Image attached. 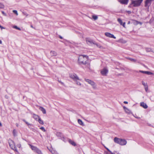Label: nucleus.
<instances>
[{
  "mask_svg": "<svg viewBox=\"0 0 154 154\" xmlns=\"http://www.w3.org/2000/svg\"><path fill=\"white\" fill-rule=\"evenodd\" d=\"M114 141L115 143L121 145H125L127 143V141L125 140L119 139L117 137L114 138Z\"/></svg>",
  "mask_w": 154,
  "mask_h": 154,
  "instance_id": "7ed1b4c3",
  "label": "nucleus"
},
{
  "mask_svg": "<svg viewBox=\"0 0 154 154\" xmlns=\"http://www.w3.org/2000/svg\"><path fill=\"white\" fill-rule=\"evenodd\" d=\"M136 22H137V23H138H138H140V24H141V22H138V21H136Z\"/></svg>",
  "mask_w": 154,
  "mask_h": 154,
  "instance_id": "de8ad7c7",
  "label": "nucleus"
},
{
  "mask_svg": "<svg viewBox=\"0 0 154 154\" xmlns=\"http://www.w3.org/2000/svg\"><path fill=\"white\" fill-rule=\"evenodd\" d=\"M123 108H124L125 111V112H127L126 111V110H128V111H129V109H127L126 107L125 106L123 107Z\"/></svg>",
  "mask_w": 154,
  "mask_h": 154,
  "instance_id": "473e14b6",
  "label": "nucleus"
},
{
  "mask_svg": "<svg viewBox=\"0 0 154 154\" xmlns=\"http://www.w3.org/2000/svg\"><path fill=\"white\" fill-rule=\"evenodd\" d=\"M56 135L57 136L60 137H62L63 136L62 134L60 132H57L56 134Z\"/></svg>",
  "mask_w": 154,
  "mask_h": 154,
  "instance_id": "412c9836",
  "label": "nucleus"
},
{
  "mask_svg": "<svg viewBox=\"0 0 154 154\" xmlns=\"http://www.w3.org/2000/svg\"><path fill=\"white\" fill-rule=\"evenodd\" d=\"M128 60H130L131 61L134 62H135L136 61V60L135 59H134L133 58H127Z\"/></svg>",
  "mask_w": 154,
  "mask_h": 154,
  "instance_id": "4be33fe9",
  "label": "nucleus"
},
{
  "mask_svg": "<svg viewBox=\"0 0 154 154\" xmlns=\"http://www.w3.org/2000/svg\"><path fill=\"white\" fill-rule=\"evenodd\" d=\"M0 28L2 29H4L5 28L3 26H2L1 25H0Z\"/></svg>",
  "mask_w": 154,
  "mask_h": 154,
  "instance_id": "4c0bfd02",
  "label": "nucleus"
},
{
  "mask_svg": "<svg viewBox=\"0 0 154 154\" xmlns=\"http://www.w3.org/2000/svg\"><path fill=\"white\" fill-rule=\"evenodd\" d=\"M143 1V0H131V3L129 5V7H131V5L134 7L139 6Z\"/></svg>",
  "mask_w": 154,
  "mask_h": 154,
  "instance_id": "f03ea898",
  "label": "nucleus"
},
{
  "mask_svg": "<svg viewBox=\"0 0 154 154\" xmlns=\"http://www.w3.org/2000/svg\"><path fill=\"white\" fill-rule=\"evenodd\" d=\"M126 111L128 112H127L128 113H129V111H128V110H126Z\"/></svg>",
  "mask_w": 154,
  "mask_h": 154,
  "instance_id": "603ef678",
  "label": "nucleus"
},
{
  "mask_svg": "<svg viewBox=\"0 0 154 154\" xmlns=\"http://www.w3.org/2000/svg\"><path fill=\"white\" fill-rule=\"evenodd\" d=\"M40 129H41L42 131H43L44 132H45L46 131V130L44 127H41L40 128Z\"/></svg>",
  "mask_w": 154,
  "mask_h": 154,
  "instance_id": "7c9ffc66",
  "label": "nucleus"
},
{
  "mask_svg": "<svg viewBox=\"0 0 154 154\" xmlns=\"http://www.w3.org/2000/svg\"><path fill=\"white\" fill-rule=\"evenodd\" d=\"M16 125L17 126H18V124H16Z\"/></svg>",
  "mask_w": 154,
  "mask_h": 154,
  "instance_id": "6e6d98bb",
  "label": "nucleus"
},
{
  "mask_svg": "<svg viewBox=\"0 0 154 154\" xmlns=\"http://www.w3.org/2000/svg\"><path fill=\"white\" fill-rule=\"evenodd\" d=\"M76 82V83L77 85H81V84L79 82H78V81L76 80L75 81Z\"/></svg>",
  "mask_w": 154,
  "mask_h": 154,
  "instance_id": "c756f323",
  "label": "nucleus"
},
{
  "mask_svg": "<svg viewBox=\"0 0 154 154\" xmlns=\"http://www.w3.org/2000/svg\"><path fill=\"white\" fill-rule=\"evenodd\" d=\"M38 121L40 124L42 125H43L44 124L43 121L40 118H39Z\"/></svg>",
  "mask_w": 154,
  "mask_h": 154,
  "instance_id": "aec40b11",
  "label": "nucleus"
},
{
  "mask_svg": "<svg viewBox=\"0 0 154 154\" xmlns=\"http://www.w3.org/2000/svg\"><path fill=\"white\" fill-rule=\"evenodd\" d=\"M88 58V56L85 55L80 56L78 59L79 62L80 64H86Z\"/></svg>",
  "mask_w": 154,
  "mask_h": 154,
  "instance_id": "f257e3e1",
  "label": "nucleus"
},
{
  "mask_svg": "<svg viewBox=\"0 0 154 154\" xmlns=\"http://www.w3.org/2000/svg\"><path fill=\"white\" fill-rule=\"evenodd\" d=\"M2 124L0 122V126H2Z\"/></svg>",
  "mask_w": 154,
  "mask_h": 154,
  "instance_id": "8fccbe9b",
  "label": "nucleus"
},
{
  "mask_svg": "<svg viewBox=\"0 0 154 154\" xmlns=\"http://www.w3.org/2000/svg\"><path fill=\"white\" fill-rule=\"evenodd\" d=\"M13 13L15 14L16 15H18V14L17 10H13Z\"/></svg>",
  "mask_w": 154,
  "mask_h": 154,
  "instance_id": "c85d7f7f",
  "label": "nucleus"
},
{
  "mask_svg": "<svg viewBox=\"0 0 154 154\" xmlns=\"http://www.w3.org/2000/svg\"><path fill=\"white\" fill-rule=\"evenodd\" d=\"M92 18L94 20H97L98 18L97 16L95 15H93Z\"/></svg>",
  "mask_w": 154,
  "mask_h": 154,
  "instance_id": "b1692460",
  "label": "nucleus"
},
{
  "mask_svg": "<svg viewBox=\"0 0 154 154\" xmlns=\"http://www.w3.org/2000/svg\"><path fill=\"white\" fill-rule=\"evenodd\" d=\"M69 76L70 78L72 79L74 81H75L76 80H81L77 76L76 74L74 73L70 75Z\"/></svg>",
  "mask_w": 154,
  "mask_h": 154,
  "instance_id": "20e7f679",
  "label": "nucleus"
},
{
  "mask_svg": "<svg viewBox=\"0 0 154 154\" xmlns=\"http://www.w3.org/2000/svg\"><path fill=\"white\" fill-rule=\"evenodd\" d=\"M140 106L144 109H147L148 108V106L146 104L143 102L140 103Z\"/></svg>",
  "mask_w": 154,
  "mask_h": 154,
  "instance_id": "f8f14e48",
  "label": "nucleus"
},
{
  "mask_svg": "<svg viewBox=\"0 0 154 154\" xmlns=\"http://www.w3.org/2000/svg\"><path fill=\"white\" fill-rule=\"evenodd\" d=\"M2 41L0 40V44H2Z\"/></svg>",
  "mask_w": 154,
  "mask_h": 154,
  "instance_id": "3c124183",
  "label": "nucleus"
},
{
  "mask_svg": "<svg viewBox=\"0 0 154 154\" xmlns=\"http://www.w3.org/2000/svg\"><path fill=\"white\" fill-rule=\"evenodd\" d=\"M69 143L71 144L72 145L74 146H76V144L72 140H69Z\"/></svg>",
  "mask_w": 154,
  "mask_h": 154,
  "instance_id": "a211bd4d",
  "label": "nucleus"
},
{
  "mask_svg": "<svg viewBox=\"0 0 154 154\" xmlns=\"http://www.w3.org/2000/svg\"><path fill=\"white\" fill-rule=\"evenodd\" d=\"M85 81L87 82L88 84H90L92 85L94 88L96 86H95V83L93 81L90 80L89 79H85Z\"/></svg>",
  "mask_w": 154,
  "mask_h": 154,
  "instance_id": "423d86ee",
  "label": "nucleus"
},
{
  "mask_svg": "<svg viewBox=\"0 0 154 154\" xmlns=\"http://www.w3.org/2000/svg\"><path fill=\"white\" fill-rule=\"evenodd\" d=\"M15 130H13V133L14 134V136H15Z\"/></svg>",
  "mask_w": 154,
  "mask_h": 154,
  "instance_id": "37998d69",
  "label": "nucleus"
},
{
  "mask_svg": "<svg viewBox=\"0 0 154 154\" xmlns=\"http://www.w3.org/2000/svg\"><path fill=\"white\" fill-rule=\"evenodd\" d=\"M32 117L36 120H37V119H38L39 118H40L38 115H36L35 114H33Z\"/></svg>",
  "mask_w": 154,
  "mask_h": 154,
  "instance_id": "dca6fc26",
  "label": "nucleus"
},
{
  "mask_svg": "<svg viewBox=\"0 0 154 154\" xmlns=\"http://www.w3.org/2000/svg\"><path fill=\"white\" fill-rule=\"evenodd\" d=\"M78 122L79 124L80 125H82V126H83L84 125V124H83L82 121L80 119H78Z\"/></svg>",
  "mask_w": 154,
  "mask_h": 154,
  "instance_id": "6ab92c4d",
  "label": "nucleus"
},
{
  "mask_svg": "<svg viewBox=\"0 0 154 154\" xmlns=\"http://www.w3.org/2000/svg\"><path fill=\"white\" fill-rule=\"evenodd\" d=\"M111 154H121L119 153H117L116 152V153H113L111 152Z\"/></svg>",
  "mask_w": 154,
  "mask_h": 154,
  "instance_id": "49530a36",
  "label": "nucleus"
},
{
  "mask_svg": "<svg viewBox=\"0 0 154 154\" xmlns=\"http://www.w3.org/2000/svg\"><path fill=\"white\" fill-rule=\"evenodd\" d=\"M59 37L60 38V39H62L63 38L62 36H59Z\"/></svg>",
  "mask_w": 154,
  "mask_h": 154,
  "instance_id": "09e8293b",
  "label": "nucleus"
},
{
  "mask_svg": "<svg viewBox=\"0 0 154 154\" xmlns=\"http://www.w3.org/2000/svg\"><path fill=\"white\" fill-rule=\"evenodd\" d=\"M14 150L15 151H16V152H17V149L16 148V147H14Z\"/></svg>",
  "mask_w": 154,
  "mask_h": 154,
  "instance_id": "a19ab883",
  "label": "nucleus"
},
{
  "mask_svg": "<svg viewBox=\"0 0 154 154\" xmlns=\"http://www.w3.org/2000/svg\"><path fill=\"white\" fill-rule=\"evenodd\" d=\"M29 145L31 149L34 152H36L37 150L38 149L36 147L32 145L29 144Z\"/></svg>",
  "mask_w": 154,
  "mask_h": 154,
  "instance_id": "9d476101",
  "label": "nucleus"
},
{
  "mask_svg": "<svg viewBox=\"0 0 154 154\" xmlns=\"http://www.w3.org/2000/svg\"><path fill=\"white\" fill-rule=\"evenodd\" d=\"M2 14L5 16H6V14L5 12L3 11H2Z\"/></svg>",
  "mask_w": 154,
  "mask_h": 154,
  "instance_id": "f704fd0d",
  "label": "nucleus"
},
{
  "mask_svg": "<svg viewBox=\"0 0 154 154\" xmlns=\"http://www.w3.org/2000/svg\"><path fill=\"white\" fill-rule=\"evenodd\" d=\"M140 72L141 73L146 74H148L149 75H152V73L151 72H149V71H143L140 70Z\"/></svg>",
  "mask_w": 154,
  "mask_h": 154,
  "instance_id": "ddd939ff",
  "label": "nucleus"
},
{
  "mask_svg": "<svg viewBox=\"0 0 154 154\" xmlns=\"http://www.w3.org/2000/svg\"><path fill=\"white\" fill-rule=\"evenodd\" d=\"M39 109L44 114H45L46 113V111L45 109L43 107H40L39 108Z\"/></svg>",
  "mask_w": 154,
  "mask_h": 154,
  "instance_id": "f3484780",
  "label": "nucleus"
},
{
  "mask_svg": "<svg viewBox=\"0 0 154 154\" xmlns=\"http://www.w3.org/2000/svg\"><path fill=\"white\" fill-rule=\"evenodd\" d=\"M142 84H143V85L144 86H146V84L143 81L142 82Z\"/></svg>",
  "mask_w": 154,
  "mask_h": 154,
  "instance_id": "72a5a7b5",
  "label": "nucleus"
},
{
  "mask_svg": "<svg viewBox=\"0 0 154 154\" xmlns=\"http://www.w3.org/2000/svg\"><path fill=\"white\" fill-rule=\"evenodd\" d=\"M21 146L20 144H18L17 145V146L19 148H20Z\"/></svg>",
  "mask_w": 154,
  "mask_h": 154,
  "instance_id": "e433bc0d",
  "label": "nucleus"
},
{
  "mask_svg": "<svg viewBox=\"0 0 154 154\" xmlns=\"http://www.w3.org/2000/svg\"><path fill=\"white\" fill-rule=\"evenodd\" d=\"M147 88H145V90H146V91H147Z\"/></svg>",
  "mask_w": 154,
  "mask_h": 154,
  "instance_id": "5fc2aeb1",
  "label": "nucleus"
},
{
  "mask_svg": "<svg viewBox=\"0 0 154 154\" xmlns=\"http://www.w3.org/2000/svg\"><path fill=\"white\" fill-rule=\"evenodd\" d=\"M5 97L6 98V99H8V98H9V97H8V95H5Z\"/></svg>",
  "mask_w": 154,
  "mask_h": 154,
  "instance_id": "ea45409f",
  "label": "nucleus"
},
{
  "mask_svg": "<svg viewBox=\"0 0 154 154\" xmlns=\"http://www.w3.org/2000/svg\"><path fill=\"white\" fill-rule=\"evenodd\" d=\"M118 21L119 23L121 25L123 26L124 27H125V22H124L123 23L122 20L120 18H118Z\"/></svg>",
  "mask_w": 154,
  "mask_h": 154,
  "instance_id": "9b49d317",
  "label": "nucleus"
},
{
  "mask_svg": "<svg viewBox=\"0 0 154 154\" xmlns=\"http://www.w3.org/2000/svg\"><path fill=\"white\" fill-rule=\"evenodd\" d=\"M154 0H146L145 3V6L149 8V7L151 4V2Z\"/></svg>",
  "mask_w": 154,
  "mask_h": 154,
  "instance_id": "39448f33",
  "label": "nucleus"
},
{
  "mask_svg": "<svg viewBox=\"0 0 154 154\" xmlns=\"http://www.w3.org/2000/svg\"><path fill=\"white\" fill-rule=\"evenodd\" d=\"M127 12L129 14H130L131 13V11H127Z\"/></svg>",
  "mask_w": 154,
  "mask_h": 154,
  "instance_id": "79ce46f5",
  "label": "nucleus"
},
{
  "mask_svg": "<svg viewBox=\"0 0 154 154\" xmlns=\"http://www.w3.org/2000/svg\"><path fill=\"white\" fill-rule=\"evenodd\" d=\"M26 123L28 125H32L31 124H30L28 122H26Z\"/></svg>",
  "mask_w": 154,
  "mask_h": 154,
  "instance_id": "58836bf2",
  "label": "nucleus"
},
{
  "mask_svg": "<svg viewBox=\"0 0 154 154\" xmlns=\"http://www.w3.org/2000/svg\"><path fill=\"white\" fill-rule=\"evenodd\" d=\"M58 81L61 84H62L63 85L64 84L63 83L61 82V81H60V80H58Z\"/></svg>",
  "mask_w": 154,
  "mask_h": 154,
  "instance_id": "c9c22d12",
  "label": "nucleus"
},
{
  "mask_svg": "<svg viewBox=\"0 0 154 154\" xmlns=\"http://www.w3.org/2000/svg\"><path fill=\"white\" fill-rule=\"evenodd\" d=\"M50 151L53 154H58L56 151H55L54 150H51V151L50 150Z\"/></svg>",
  "mask_w": 154,
  "mask_h": 154,
  "instance_id": "393cba45",
  "label": "nucleus"
},
{
  "mask_svg": "<svg viewBox=\"0 0 154 154\" xmlns=\"http://www.w3.org/2000/svg\"><path fill=\"white\" fill-rule=\"evenodd\" d=\"M128 0H120V2L122 4L127 5L128 3Z\"/></svg>",
  "mask_w": 154,
  "mask_h": 154,
  "instance_id": "4468645a",
  "label": "nucleus"
},
{
  "mask_svg": "<svg viewBox=\"0 0 154 154\" xmlns=\"http://www.w3.org/2000/svg\"><path fill=\"white\" fill-rule=\"evenodd\" d=\"M95 45H96L97 46L98 48H101L102 47V46L100 44H97V43H96V44Z\"/></svg>",
  "mask_w": 154,
  "mask_h": 154,
  "instance_id": "2f4dec72",
  "label": "nucleus"
},
{
  "mask_svg": "<svg viewBox=\"0 0 154 154\" xmlns=\"http://www.w3.org/2000/svg\"><path fill=\"white\" fill-rule=\"evenodd\" d=\"M50 54L51 56H55L57 55V53L54 51H51L50 52Z\"/></svg>",
  "mask_w": 154,
  "mask_h": 154,
  "instance_id": "2eb2a0df",
  "label": "nucleus"
},
{
  "mask_svg": "<svg viewBox=\"0 0 154 154\" xmlns=\"http://www.w3.org/2000/svg\"><path fill=\"white\" fill-rule=\"evenodd\" d=\"M145 49L147 52H150L151 50V49L149 48H146Z\"/></svg>",
  "mask_w": 154,
  "mask_h": 154,
  "instance_id": "bb28decb",
  "label": "nucleus"
},
{
  "mask_svg": "<svg viewBox=\"0 0 154 154\" xmlns=\"http://www.w3.org/2000/svg\"><path fill=\"white\" fill-rule=\"evenodd\" d=\"M22 120L23 121V122H24L25 123L26 122H27L26 120L24 119H22Z\"/></svg>",
  "mask_w": 154,
  "mask_h": 154,
  "instance_id": "a18cd8bd",
  "label": "nucleus"
},
{
  "mask_svg": "<svg viewBox=\"0 0 154 154\" xmlns=\"http://www.w3.org/2000/svg\"><path fill=\"white\" fill-rule=\"evenodd\" d=\"M13 27L16 29L18 30H21V29L20 28L17 27V26H14Z\"/></svg>",
  "mask_w": 154,
  "mask_h": 154,
  "instance_id": "cd10ccee",
  "label": "nucleus"
},
{
  "mask_svg": "<svg viewBox=\"0 0 154 154\" xmlns=\"http://www.w3.org/2000/svg\"><path fill=\"white\" fill-rule=\"evenodd\" d=\"M31 27L32 28H33V27L32 25H31Z\"/></svg>",
  "mask_w": 154,
  "mask_h": 154,
  "instance_id": "864d4df0",
  "label": "nucleus"
},
{
  "mask_svg": "<svg viewBox=\"0 0 154 154\" xmlns=\"http://www.w3.org/2000/svg\"><path fill=\"white\" fill-rule=\"evenodd\" d=\"M124 103L125 104H127L128 103V102L126 101H124Z\"/></svg>",
  "mask_w": 154,
  "mask_h": 154,
  "instance_id": "c03bdc74",
  "label": "nucleus"
},
{
  "mask_svg": "<svg viewBox=\"0 0 154 154\" xmlns=\"http://www.w3.org/2000/svg\"><path fill=\"white\" fill-rule=\"evenodd\" d=\"M108 72V70L106 68H104L101 71V73L103 75H106Z\"/></svg>",
  "mask_w": 154,
  "mask_h": 154,
  "instance_id": "0eeeda50",
  "label": "nucleus"
},
{
  "mask_svg": "<svg viewBox=\"0 0 154 154\" xmlns=\"http://www.w3.org/2000/svg\"><path fill=\"white\" fill-rule=\"evenodd\" d=\"M105 35L107 37H109V38H113L114 39L116 38V37H115L114 35H113L112 34H111V33H110L109 32H105Z\"/></svg>",
  "mask_w": 154,
  "mask_h": 154,
  "instance_id": "1a4fd4ad",
  "label": "nucleus"
},
{
  "mask_svg": "<svg viewBox=\"0 0 154 154\" xmlns=\"http://www.w3.org/2000/svg\"><path fill=\"white\" fill-rule=\"evenodd\" d=\"M86 41L87 44L89 45H91L92 43L93 44H96L95 42L93 40L89 38H86Z\"/></svg>",
  "mask_w": 154,
  "mask_h": 154,
  "instance_id": "6e6552de",
  "label": "nucleus"
},
{
  "mask_svg": "<svg viewBox=\"0 0 154 154\" xmlns=\"http://www.w3.org/2000/svg\"><path fill=\"white\" fill-rule=\"evenodd\" d=\"M4 7H5V6L3 4L0 3V8H4Z\"/></svg>",
  "mask_w": 154,
  "mask_h": 154,
  "instance_id": "a878e982",
  "label": "nucleus"
},
{
  "mask_svg": "<svg viewBox=\"0 0 154 154\" xmlns=\"http://www.w3.org/2000/svg\"><path fill=\"white\" fill-rule=\"evenodd\" d=\"M36 152L38 154H42L41 150L39 149L37 150Z\"/></svg>",
  "mask_w": 154,
  "mask_h": 154,
  "instance_id": "5701e85b",
  "label": "nucleus"
}]
</instances>
